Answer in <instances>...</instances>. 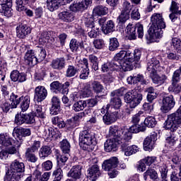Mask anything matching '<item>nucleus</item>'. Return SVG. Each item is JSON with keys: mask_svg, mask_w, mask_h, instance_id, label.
I'll list each match as a JSON object with an SVG mask.
<instances>
[{"mask_svg": "<svg viewBox=\"0 0 181 181\" xmlns=\"http://www.w3.org/2000/svg\"><path fill=\"white\" fill-rule=\"evenodd\" d=\"M108 139L105 142V152L115 151L118 145H122L125 141H131V133L125 132L124 129H117L110 127L109 129Z\"/></svg>", "mask_w": 181, "mask_h": 181, "instance_id": "1", "label": "nucleus"}, {"mask_svg": "<svg viewBox=\"0 0 181 181\" xmlns=\"http://www.w3.org/2000/svg\"><path fill=\"white\" fill-rule=\"evenodd\" d=\"M151 23L152 25L148 30V33L145 35L147 43L159 42V39L163 36V29L166 28L163 17L160 13H154L151 16Z\"/></svg>", "mask_w": 181, "mask_h": 181, "instance_id": "2", "label": "nucleus"}, {"mask_svg": "<svg viewBox=\"0 0 181 181\" xmlns=\"http://www.w3.org/2000/svg\"><path fill=\"white\" fill-rule=\"evenodd\" d=\"M96 144L95 136L90 130L87 129L80 132L79 146H81V149L90 152L94 149V146Z\"/></svg>", "mask_w": 181, "mask_h": 181, "instance_id": "3", "label": "nucleus"}, {"mask_svg": "<svg viewBox=\"0 0 181 181\" xmlns=\"http://www.w3.org/2000/svg\"><path fill=\"white\" fill-rule=\"evenodd\" d=\"M124 90H125L124 88H121L111 93L110 104L106 106V110L109 112H112V111H118L119 112V107L122 105V102L119 97L124 95Z\"/></svg>", "mask_w": 181, "mask_h": 181, "instance_id": "4", "label": "nucleus"}, {"mask_svg": "<svg viewBox=\"0 0 181 181\" xmlns=\"http://www.w3.org/2000/svg\"><path fill=\"white\" fill-rule=\"evenodd\" d=\"M181 124V105L177 110L175 113H173L168 116L167 119L164 122L163 128L170 129L171 132L177 130L179 125Z\"/></svg>", "mask_w": 181, "mask_h": 181, "instance_id": "5", "label": "nucleus"}, {"mask_svg": "<svg viewBox=\"0 0 181 181\" xmlns=\"http://www.w3.org/2000/svg\"><path fill=\"white\" fill-rule=\"evenodd\" d=\"M143 100L142 93H139L136 90H131L127 92L124 96V100L129 105L130 111H132L133 108H136L141 104V101Z\"/></svg>", "mask_w": 181, "mask_h": 181, "instance_id": "6", "label": "nucleus"}, {"mask_svg": "<svg viewBox=\"0 0 181 181\" xmlns=\"http://www.w3.org/2000/svg\"><path fill=\"white\" fill-rule=\"evenodd\" d=\"M125 30L129 35L128 39L129 40H135L136 39V33L139 39L144 37V25L140 23H136L135 25L129 24Z\"/></svg>", "mask_w": 181, "mask_h": 181, "instance_id": "7", "label": "nucleus"}, {"mask_svg": "<svg viewBox=\"0 0 181 181\" xmlns=\"http://www.w3.org/2000/svg\"><path fill=\"white\" fill-rule=\"evenodd\" d=\"M176 101L173 95H169L168 96H164L162 100V105L160 107V111L163 114H168L173 107H175Z\"/></svg>", "mask_w": 181, "mask_h": 181, "instance_id": "8", "label": "nucleus"}, {"mask_svg": "<svg viewBox=\"0 0 181 181\" xmlns=\"http://www.w3.org/2000/svg\"><path fill=\"white\" fill-rule=\"evenodd\" d=\"M93 4V0H83L81 1H74L69 6L70 11L72 12H83L88 9V6Z\"/></svg>", "mask_w": 181, "mask_h": 181, "instance_id": "9", "label": "nucleus"}, {"mask_svg": "<svg viewBox=\"0 0 181 181\" xmlns=\"http://www.w3.org/2000/svg\"><path fill=\"white\" fill-rule=\"evenodd\" d=\"M0 13L6 18H11L12 12V0H0Z\"/></svg>", "mask_w": 181, "mask_h": 181, "instance_id": "10", "label": "nucleus"}, {"mask_svg": "<svg viewBox=\"0 0 181 181\" xmlns=\"http://www.w3.org/2000/svg\"><path fill=\"white\" fill-rule=\"evenodd\" d=\"M32 134V132L30 129L19 127L14 128L13 130L12 135L15 139H19V141H23V138H26V136H30Z\"/></svg>", "mask_w": 181, "mask_h": 181, "instance_id": "11", "label": "nucleus"}, {"mask_svg": "<svg viewBox=\"0 0 181 181\" xmlns=\"http://www.w3.org/2000/svg\"><path fill=\"white\" fill-rule=\"evenodd\" d=\"M121 117L119 112L114 111L110 112L108 110H106V113L103 117V120L105 125H111V124H114L118 118Z\"/></svg>", "mask_w": 181, "mask_h": 181, "instance_id": "12", "label": "nucleus"}, {"mask_svg": "<svg viewBox=\"0 0 181 181\" xmlns=\"http://www.w3.org/2000/svg\"><path fill=\"white\" fill-rule=\"evenodd\" d=\"M47 97V89L45 86H39L35 89L34 100L37 103L45 101Z\"/></svg>", "mask_w": 181, "mask_h": 181, "instance_id": "13", "label": "nucleus"}, {"mask_svg": "<svg viewBox=\"0 0 181 181\" xmlns=\"http://www.w3.org/2000/svg\"><path fill=\"white\" fill-rule=\"evenodd\" d=\"M13 144L18 145V144H19V141L16 139H12L8 133L0 134V145L8 148V146H12Z\"/></svg>", "mask_w": 181, "mask_h": 181, "instance_id": "14", "label": "nucleus"}, {"mask_svg": "<svg viewBox=\"0 0 181 181\" xmlns=\"http://www.w3.org/2000/svg\"><path fill=\"white\" fill-rule=\"evenodd\" d=\"M170 12L171 13L169 15V18L171 22H175L177 21L179 17L181 16V10H179V4L176 3L175 1H173L170 6Z\"/></svg>", "mask_w": 181, "mask_h": 181, "instance_id": "15", "label": "nucleus"}, {"mask_svg": "<svg viewBox=\"0 0 181 181\" xmlns=\"http://www.w3.org/2000/svg\"><path fill=\"white\" fill-rule=\"evenodd\" d=\"M157 139V134L156 132L151 133V134L147 137L144 141L143 146L144 151H151L153 148H155V142Z\"/></svg>", "mask_w": 181, "mask_h": 181, "instance_id": "16", "label": "nucleus"}, {"mask_svg": "<svg viewBox=\"0 0 181 181\" xmlns=\"http://www.w3.org/2000/svg\"><path fill=\"white\" fill-rule=\"evenodd\" d=\"M141 56H142V52L139 49H135L134 53L131 50L128 49L125 51L124 60H129L133 63H138L141 60Z\"/></svg>", "mask_w": 181, "mask_h": 181, "instance_id": "17", "label": "nucleus"}, {"mask_svg": "<svg viewBox=\"0 0 181 181\" xmlns=\"http://www.w3.org/2000/svg\"><path fill=\"white\" fill-rule=\"evenodd\" d=\"M10 170L14 174L18 175L19 178L21 179L22 174L25 172V164L18 161V160H15L11 163Z\"/></svg>", "mask_w": 181, "mask_h": 181, "instance_id": "18", "label": "nucleus"}, {"mask_svg": "<svg viewBox=\"0 0 181 181\" xmlns=\"http://www.w3.org/2000/svg\"><path fill=\"white\" fill-rule=\"evenodd\" d=\"M129 140H126L121 145V148L123 152H124L125 156H131V155H134V153H136V152L139 151V148H138L136 145H132L128 146V141Z\"/></svg>", "mask_w": 181, "mask_h": 181, "instance_id": "19", "label": "nucleus"}, {"mask_svg": "<svg viewBox=\"0 0 181 181\" xmlns=\"http://www.w3.org/2000/svg\"><path fill=\"white\" fill-rule=\"evenodd\" d=\"M148 74L149 77L151 78L153 83L154 84H157L158 86H162V84H165L166 80H168V76H166V75H158L157 71L151 72Z\"/></svg>", "mask_w": 181, "mask_h": 181, "instance_id": "20", "label": "nucleus"}, {"mask_svg": "<svg viewBox=\"0 0 181 181\" xmlns=\"http://www.w3.org/2000/svg\"><path fill=\"white\" fill-rule=\"evenodd\" d=\"M30 32H32V29L26 24H21L16 27L17 36L20 39H25Z\"/></svg>", "mask_w": 181, "mask_h": 181, "instance_id": "21", "label": "nucleus"}, {"mask_svg": "<svg viewBox=\"0 0 181 181\" xmlns=\"http://www.w3.org/2000/svg\"><path fill=\"white\" fill-rule=\"evenodd\" d=\"M100 176H101V171H100V166L98 165L95 164L88 168V177L90 180L95 181Z\"/></svg>", "mask_w": 181, "mask_h": 181, "instance_id": "22", "label": "nucleus"}, {"mask_svg": "<svg viewBox=\"0 0 181 181\" xmlns=\"http://www.w3.org/2000/svg\"><path fill=\"white\" fill-rule=\"evenodd\" d=\"M156 170H159L161 176V181H168V166L163 163H158L151 165Z\"/></svg>", "mask_w": 181, "mask_h": 181, "instance_id": "23", "label": "nucleus"}, {"mask_svg": "<svg viewBox=\"0 0 181 181\" xmlns=\"http://www.w3.org/2000/svg\"><path fill=\"white\" fill-rule=\"evenodd\" d=\"M118 158L112 157L109 160H106L103 162L102 168L104 170H112V169H115V168L118 166Z\"/></svg>", "mask_w": 181, "mask_h": 181, "instance_id": "24", "label": "nucleus"}, {"mask_svg": "<svg viewBox=\"0 0 181 181\" xmlns=\"http://www.w3.org/2000/svg\"><path fill=\"white\" fill-rule=\"evenodd\" d=\"M25 62L28 66H36V54L35 50L28 49L24 56Z\"/></svg>", "mask_w": 181, "mask_h": 181, "instance_id": "25", "label": "nucleus"}, {"mask_svg": "<svg viewBox=\"0 0 181 181\" xmlns=\"http://www.w3.org/2000/svg\"><path fill=\"white\" fill-rule=\"evenodd\" d=\"M117 129H124V132L126 134H131V139H132V134H138V132H144L146 131V126L141 125V124H134L130 127L129 131L125 129V127H119Z\"/></svg>", "mask_w": 181, "mask_h": 181, "instance_id": "26", "label": "nucleus"}, {"mask_svg": "<svg viewBox=\"0 0 181 181\" xmlns=\"http://www.w3.org/2000/svg\"><path fill=\"white\" fill-rule=\"evenodd\" d=\"M51 67L54 70H57L58 71L66 69V59L64 57H59L53 59L51 62Z\"/></svg>", "mask_w": 181, "mask_h": 181, "instance_id": "27", "label": "nucleus"}, {"mask_svg": "<svg viewBox=\"0 0 181 181\" xmlns=\"http://www.w3.org/2000/svg\"><path fill=\"white\" fill-rule=\"evenodd\" d=\"M160 67V62L157 60L156 58H151L147 62V71L146 74L153 73L158 71V69Z\"/></svg>", "mask_w": 181, "mask_h": 181, "instance_id": "28", "label": "nucleus"}, {"mask_svg": "<svg viewBox=\"0 0 181 181\" xmlns=\"http://www.w3.org/2000/svg\"><path fill=\"white\" fill-rule=\"evenodd\" d=\"M81 169H83L81 165H74L68 173L69 177H72L75 180L81 179Z\"/></svg>", "mask_w": 181, "mask_h": 181, "instance_id": "29", "label": "nucleus"}, {"mask_svg": "<svg viewBox=\"0 0 181 181\" xmlns=\"http://www.w3.org/2000/svg\"><path fill=\"white\" fill-rule=\"evenodd\" d=\"M12 81L18 83H23L26 81V75L25 73H20L18 70H14L11 71L10 75Z\"/></svg>", "mask_w": 181, "mask_h": 181, "instance_id": "30", "label": "nucleus"}, {"mask_svg": "<svg viewBox=\"0 0 181 181\" xmlns=\"http://www.w3.org/2000/svg\"><path fill=\"white\" fill-rule=\"evenodd\" d=\"M128 84H136L141 83V84H146V80L144 78V75L137 74L134 76H129L127 79Z\"/></svg>", "mask_w": 181, "mask_h": 181, "instance_id": "31", "label": "nucleus"}, {"mask_svg": "<svg viewBox=\"0 0 181 181\" xmlns=\"http://www.w3.org/2000/svg\"><path fill=\"white\" fill-rule=\"evenodd\" d=\"M42 135L44 139H47L48 141H52V139L53 138H57V136L56 135V132L52 127L44 128Z\"/></svg>", "mask_w": 181, "mask_h": 181, "instance_id": "32", "label": "nucleus"}, {"mask_svg": "<svg viewBox=\"0 0 181 181\" xmlns=\"http://www.w3.org/2000/svg\"><path fill=\"white\" fill-rule=\"evenodd\" d=\"M80 119H81L78 115L72 117L71 119H67L65 123V127L69 129H73L80 125Z\"/></svg>", "mask_w": 181, "mask_h": 181, "instance_id": "33", "label": "nucleus"}, {"mask_svg": "<svg viewBox=\"0 0 181 181\" xmlns=\"http://www.w3.org/2000/svg\"><path fill=\"white\" fill-rule=\"evenodd\" d=\"M35 59H36L37 64V63H42V62H43V60L46 59V55H47L46 49H45L43 47H38L35 50Z\"/></svg>", "mask_w": 181, "mask_h": 181, "instance_id": "34", "label": "nucleus"}, {"mask_svg": "<svg viewBox=\"0 0 181 181\" xmlns=\"http://www.w3.org/2000/svg\"><path fill=\"white\" fill-rule=\"evenodd\" d=\"M102 30L105 35L112 33L115 30V23L112 20L107 21L105 26H103Z\"/></svg>", "mask_w": 181, "mask_h": 181, "instance_id": "35", "label": "nucleus"}, {"mask_svg": "<svg viewBox=\"0 0 181 181\" xmlns=\"http://www.w3.org/2000/svg\"><path fill=\"white\" fill-rule=\"evenodd\" d=\"M108 13V8L104 6H97L93 10V15L94 16H104Z\"/></svg>", "mask_w": 181, "mask_h": 181, "instance_id": "36", "label": "nucleus"}, {"mask_svg": "<svg viewBox=\"0 0 181 181\" xmlns=\"http://www.w3.org/2000/svg\"><path fill=\"white\" fill-rule=\"evenodd\" d=\"M33 112L35 117H37V118H40L41 119H45V118H46V112L43 111L42 105L35 104Z\"/></svg>", "mask_w": 181, "mask_h": 181, "instance_id": "37", "label": "nucleus"}, {"mask_svg": "<svg viewBox=\"0 0 181 181\" xmlns=\"http://www.w3.org/2000/svg\"><path fill=\"white\" fill-rule=\"evenodd\" d=\"M14 123L16 125H23V124H28V114L22 112L16 115Z\"/></svg>", "mask_w": 181, "mask_h": 181, "instance_id": "38", "label": "nucleus"}, {"mask_svg": "<svg viewBox=\"0 0 181 181\" xmlns=\"http://www.w3.org/2000/svg\"><path fill=\"white\" fill-rule=\"evenodd\" d=\"M52 154V148L49 146H44L40 148L39 158L40 159H46Z\"/></svg>", "mask_w": 181, "mask_h": 181, "instance_id": "39", "label": "nucleus"}, {"mask_svg": "<svg viewBox=\"0 0 181 181\" xmlns=\"http://www.w3.org/2000/svg\"><path fill=\"white\" fill-rule=\"evenodd\" d=\"M30 105V97L29 95H26L25 97L23 96L21 102H20V108L23 112L28 111L29 110V106Z\"/></svg>", "mask_w": 181, "mask_h": 181, "instance_id": "40", "label": "nucleus"}, {"mask_svg": "<svg viewBox=\"0 0 181 181\" xmlns=\"http://www.w3.org/2000/svg\"><path fill=\"white\" fill-rule=\"evenodd\" d=\"M23 96L19 97L18 95L14 93H11L10 95V98H8L9 101L11 103L13 108H18V105L21 104V99Z\"/></svg>", "mask_w": 181, "mask_h": 181, "instance_id": "41", "label": "nucleus"}, {"mask_svg": "<svg viewBox=\"0 0 181 181\" xmlns=\"http://www.w3.org/2000/svg\"><path fill=\"white\" fill-rule=\"evenodd\" d=\"M21 180L18 175H16L11 169L6 172L4 177V181H18Z\"/></svg>", "mask_w": 181, "mask_h": 181, "instance_id": "42", "label": "nucleus"}, {"mask_svg": "<svg viewBox=\"0 0 181 181\" xmlns=\"http://www.w3.org/2000/svg\"><path fill=\"white\" fill-rule=\"evenodd\" d=\"M148 176H149L150 179L152 180H156L158 179V173L155 170V168H149L144 173V180H148Z\"/></svg>", "mask_w": 181, "mask_h": 181, "instance_id": "43", "label": "nucleus"}, {"mask_svg": "<svg viewBox=\"0 0 181 181\" xmlns=\"http://www.w3.org/2000/svg\"><path fill=\"white\" fill-rule=\"evenodd\" d=\"M62 0H47V8L51 12L59 9Z\"/></svg>", "mask_w": 181, "mask_h": 181, "instance_id": "44", "label": "nucleus"}, {"mask_svg": "<svg viewBox=\"0 0 181 181\" xmlns=\"http://www.w3.org/2000/svg\"><path fill=\"white\" fill-rule=\"evenodd\" d=\"M59 16L64 22H73L74 21V15L70 11H62L59 14Z\"/></svg>", "mask_w": 181, "mask_h": 181, "instance_id": "45", "label": "nucleus"}, {"mask_svg": "<svg viewBox=\"0 0 181 181\" xmlns=\"http://www.w3.org/2000/svg\"><path fill=\"white\" fill-rule=\"evenodd\" d=\"M77 73H78V69L77 67L73 65H69L65 71V77L71 78V77H74Z\"/></svg>", "mask_w": 181, "mask_h": 181, "instance_id": "46", "label": "nucleus"}, {"mask_svg": "<svg viewBox=\"0 0 181 181\" xmlns=\"http://www.w3.org/2000/svg\"><path fill=\"white\" fill-rule=\"evenodd\" d=\"M91 87L93 91L98 95L104 91V86L98 81H93L91 83Z\"/></svg>", "mask_w": 181, "mask_h": 181, "instance_id": "47", "label": "nucleus"}, {"mask_svg": "<svg viewBox=\"0 0 181 181\" xmlns=\"http://www.w3.org/2000/svg\"><path fill=\"white\" fill-rule=\"evenodd\" d=\"M83 21L88 30L95 27V25H94V18H92L90 15H85L83 18Z\"/></svg>", "mask_w": 181, "mask_h": 181, "instance_id": "48", "label": "nucleus"}, {"mask_svg": "<svg viewBox=\"0 0 181 181\" xmlns=\"http://www.w3.org/2000/svg\"><path fill=\"white\" fill-rule=\"evenodd\" d=\"M69 47L71 52H78V48L82 49L83 47V42H79L76 39H72L70 41Z\"/></svg>", "mask_w": 181, "mask_h": 181, "instance_id": "49", "label": "nucleus"}, {"mask_svg": "<svg viewBox=\"0 0 181 181\" xmlns=\"http://www.w3.org/2000/svg\"><path fill=\"white\" fill-rule=\"evenodd\" d=\"M136 64V62H132L129 60L124 59L122 62V70H123V71H131Z\"/></svg>", "mask_w": 181, "mask_h": 181, "instance_id": "50", "label": "nucleus"}, {"mask_svg": "<svg viewBox=\"0 0 181 181\" xmlns=\"http://www.w3.org/2000/svg\"><path fill=\"white\" fill-rule=\"evenodd\" d=\"M59 147L62 151V153H70V148H71V146L67 139H63L59 142Z\"/></svg>", "mask_w": 181, "mask_h": 181, "instance_id": "51", "label": "nucleus"}, {"mask_svg": "<svg viewBox=\"0 0 181 181\" xmlns=\"http://www.w3.org/2000/svg\"><path fill=\"white\" fill-rule=\"evenodd\" d=\"M52 40H54V38L50 40V36L47 32L42 33L39 37V42L41 45H45V43H50Z\"/></svg>", "mask_w": 181, "mask_h": 181, "instance_id": "52", "label": "nucleus"}, {"mask_svg": "<svg viewBox=\"0 0 181 181\" xmlns=\"http://www.w3.org/2000/svg\"><path fill=\"white\" fill-rule=\"evenodd\" d=\"M84 108H86L84 100L75 102L72 107V110L75 111V112H80V111H83Z\"/></svg>", "mask_w": 181, "mask_h": 181, "instance_id": "53", "label": "nucleus"}, {"mask_svg": "<svg viewBox=\"0 0 181 181\" xmlns=\"http://www.w3.org/2000/svg\"><path fill=\"white\" fill-rule=\"evenodd\" d=\"M156 124V119L152 116L147 117L144 120V125L145 127H148V128H155Z\"/></svg>", "mask_w": 181, "mask_h": 181, "instance_id": "54", "label": "nucleus"}, {"mask_svg": "<svg viewBox=\"0 0 181 181\" xmlns=\"http://www.w3.org/2000/svg\"><path fill=\"white\" fill-rule=\"evenodd\" d=\"M70 156V153H64L62 156L57 155V160L58 162V165L62 168V165H64Z\"/></svg>", "mask_w": 181, "mask_h": 181, "instance_id": "55", "label": "nucleus"}, {"mask_svg": "<svg viewBox=\"0 0 181 181\" xmlns=\"http://www.w3.org/2000/svg\"><path fill=\"white\" fill-rule=\"evenodd\" d=\"M119 47V42H118V39L116 37L110 38V44H109V50L110 52H115Z\"/></svg>", "mask_w": 181, "mask_h": 181, "instance_id": "56", "label": "nucleus"}, {"mask_svg": "<svg viewBox=\"0 0 181 181\" xmlns=\"http://www.w3.org/2000/svg\"><path fill=\"white\" fill-rule=\"evenodd\" d=\"M85 103V107L86 108H90L95 107L97 104H98V100H97V96L94 98L87 99L86 100H83Z\"/></svg>", "mask_w": 181, "mask_h": 181, "instance_id": "57", "label": "nucleus"}, {"mask_svg": "<svg viewBox=\"0 0 181 181\" xmlns=\"http://www.w3.org/2000/svg\"><path fill=\"white\" fill-rule=\"evenodd\" d=\"M131 14L128 13H124V11H121L120 14L117 17V21L119 22V25H124L127 22V21H129V16Z\"/></svg>", "mask_w": 181, "mask_h": 181, "instance_id": "58", "label": "nucleus"}, {"mask_svg": "<svg viewBox=\"0 0 181 181\" xmlns=\"http://www.w3.org/2000/svg\"><path fill=\"white\" fill-rule=\"evenodd\" d=\"M52 122L53 125H57L59 128H64L66 127V123L63 121V119L59 117V116H55L52 118Z\"/></svg>", "mask_w": 181, "mask_h": 181, "instance_id": "59", "label": "nucleus"}, {"mask_svg": "<svg viewBox=\"0 0 181 181\" xmlns=\"http://www.w3.org/2000/svg\"><path fill=\"white\" fill-rule=\"evenodd\" d=\"M168 91L179 94L181 92V86L178 83L172 82V85L168 87Z\"/></svg>", "mask_w": 181, "mask_h": 181, "instance_id": "60", "label": "nucleus"}, {"mask_svg": "<svg viewBox=\"0 0 181 181\" xmlns=\"http://www.w3.org/2000/svg\"><path fill=\"white\" fill-rule=\"evenodd\" d=\"M110 63L112 71H119V70H122V62L119 61H116L113 59V60Z\"/></svg>", "mask_w": 181, "mask_h": 181, "instance_id": "61", "label": "nucleus"}, {"mask_svg": "<svg viewBox=\"0 0 181 181\" xmlns=\"http://www.w3.org/2000/svg\"><path fill=\"white\" fill-rule=\"evenodd\" d=\"M172 45L176 52L181 54V41L179 38H173Z\"/></svg>", "mask_w": 181, "mask_h": 181, "instance_id": "62", "label": "nucleus"}, {"mask_svg": "<svg viewBox=\"0 0 181 181\" xmlns=\"http://www.w3.org/2000/svg\"><path fill=\"white\" fill-rule=\"evenodd\" d=\"M132 5L128 1H125L123 2L122 8L121 12H124L126 13L131 14V11H132Z\"/></svg>", "mask_w": 181, "mask_h": 181, "instance_id": "63", "label": "nucleus"}, {"mask_svg": "<svg viewBox=\"0 0 181 181\" xmlns=\"http://www.w3.org/2000/svg\"><path fill=\"white\" fill-rule=\"evenodd\" d=\"M93 43L95 49H97L98 50H101V49L105 46V43L103 39H95L93 40Z\"/></svg>", "mask_w": 181, "mask_h": 181, "instance_id": "64", "label": "nucleus"}]
</instances>
